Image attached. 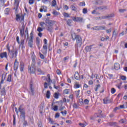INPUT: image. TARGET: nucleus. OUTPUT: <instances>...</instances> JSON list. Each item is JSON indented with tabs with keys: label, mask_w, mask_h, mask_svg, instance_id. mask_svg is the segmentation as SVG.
<instances>
[{
	"label": "nucleus",
	"mask_w": 127,
	"mask_h": 127,
	"mask_svg": "<svg viewBox=\"0 0 127 127\" xmlns=\"http://www.w3.org/2000/svg\"><path fill=\"white\" fill-rule=\"evenodd\" d=\"M73 40H76V44L75 45V48L77 47V45H78L79 47L82 46V37L79 35H75L74 38L72 37Z\"/></svg>",
	"instance_id": "obj_1"
},
{
	"label": "nucleus",
	"mask_w": 127,
	"mask_h": 127,
	"mask_svg": "<svg viewBox=\"0 0 127 127\" xmlns=\"http://www.w3.org/2000/svg\"><path fill=\"white\" fill-rule=\"evenodd\" d=\"M35 64H36V63H32L31 65L28 66V72L30 74H34L36 72Z\"/></svg>",
	"instance_id": "obj_2"
},
{
	"label": "nucleus",
	"mask_w": 127,
	"mask_h": 127,
	"mask_svg": "<svg viewBox=\"0 0 127 127\" xmlns=\"http://www.w3.org/2000/svg\"><path fill=\"white\" fill-rule=\"evenodd\" d=\"M47 77H48V78H46V79L48 83L47 82H45L44 84L45 89H47V88H48V86L50 85V82L51 81V78H50V74H47Z\"/></svg>",
	"instance_id": "obj_3"
},
{
	"label": "nucleus",
	"mask_w": 127,
	"mask_h": 127,
	"mask_svg": "<svg viewBox=\"0 0 127 127\" xmlns=\"http://www.w3.org/2000/svg\"><path fill=\"white\" fill-rule=\"evenodd\" d=\"M28 44L30 47L32 48V45L33 44V33L32 32L30 34V39Z\"/></svg>",
	"instance_id": "obj_4"
},
{
	"label": "nucleus",
	"mask_w": 127,
	"mask_h": 127,
	"mask_svg": "<svg viewBox=\"0 0 127 127\" xmlns=\"http://www.w3.org/2000/svg\"><path fill=\"white\" fill-rule=\"evenodd\" d=\"M71 18L73 21L76 22H83V17H82L72 16Z\"/></svg>",
	"instance_id": "obj_5"
},
{
	"label": "nucleus",
	"mask_w": 127,
	"mask_h": 127,
	"mask_svg": "<svg viewBox=\"0 0 127 127\" xmlns=\"http://www.w3.org/2000/svg\"><path fill=\"white\" fill-rule=\"evenodd\" d=\"M46 26L47 27V30L49 31V32H52L53 30V24H46Z\"/></svg>",
	"instance_id": "obj_6"
},
{
	"label": "nucleus",
	"mask_w": 127,
	"mask_h": 127,
	"mask_svg": "<svg viewBox=\"0 0 127 127\" xmlns=\"http://www.w3.org/2000/svg\"><path fill=\"white\" fill-rule=\"evenodd\" d=\"M14 9L17 10L19 6V0H14Z\"/></svg>",
	"instance_id": "obj_7"
},
{
	"label": "nucleus",
	"mask_w": 127,
	"mask_h": 127,
	"mask_svg": "<svg viewBox=\"0 0 127 127\" xmlns=\"http://www.w3.org/2000/svg\"><path fill=\"white\" fill-rule=\"evenodd\" d=\"M0 58H1V59H3V58H7V53H6V52H5L0 53Z\"/></svg>",
	"instance_id": "obj_8"
},
{
	"label": "nucleus",
	"mask_w": 127,
	"mask_h": 127,
	"mask_svg": "<svg viewBox=\"0 0 127 127\" xmlns=\"http://www.w3.org/2000/svg\"><path fill=\"white\" fill-rule=\"evenodd\" d=\"M18 65L19 63L18 62H17V60H15V62L14 63V70L16 71L17 69H18Z\"/></svg>",
	"instance_id": "obj_9"
},
{
	"label": "nucleus",
	"mask_w": 127,
	"mask_h": 127,
	"mask_svg": "<svg viewBox=\"0 0 127 127\" xmlns=\"http://www.w3.org/2000/svg\"><path fill=\"white\" fill-rule=\"evenodd\" d=\"M11 53L12 55V57H16V56H17V49H15V50H12L11 51Z\"/></svg>",
	"instance_id": "obj_10"
},
{
	"label": "nucleus",
	"mask_w": 127,
	"mask_h": 127,
	"mask_svg": "<svg viewBox=\"0 0 127 127\" xmlns=\"http://www.w3.org/2000/svg\"><path fill=\"white\" fill-rule=\"evenodd\" d=\"M18 111L21 114H25V111L24 110V108H22V105H20L18 108Z\"/></svg>",
	"instance_id": "obj_11"
},
{
	"label": "nucleus",
	"mask_w": 127,
	"mask_h": 127,
	"mask_svg": "<svg viewBox=\"0 0 127 127\" xmlns=\"http://www.w3.org/2000/svg\"><path fill=\"white\" fill-rule=\"evenodd\" d=\"M42 53L43 54H45L46 53H47V45H44L43 46V49L42 50Z\"/></svg>",
	"instance_id": "obj_12"
},
{
	"label": "nucleus",
	"mask_w": 127,
	"mask_h": 127,
	"mask_svg": "<svg viewBox=\"0 0 127 127\" xmlns=\"http://www.w3.org/2000/svg\"><path fill=\"white\" fill-rule=\"evenodd\" d=\"M32 58V63H36L35 61V59L36 58V57L35 56V55L34 54V52H33V53L32 54L31 56Z\"/></svg>",
	"instance_id": "obj_13"
},
{
	"label": "nucleus",
	"mask_w": 127,
	"mask_h": 127,
	"mask_svg": "<svg viewBox=\"0 0 127 127\" xmlns=\"http://www.w3.org/2000/svg\"><path fill=\"white\" fill-rule=\"evenodd\" d=\"M114 68L115 70H120V69L121 68V66L120 65V64L115 63L114 64Z\"/></svg>",
	"instance_id": "obj_14"
},
{
	"label": "nucleus",
	"mask_w": 127,
	"mask_h": 127,
	"mask_svg": "<svg viewBox=\"0 0 127 127\" xmlns=\"http://www.w3.org/2000/svg\"><path fill=\"white\" fill-rule=\"evenodd\" d=\"M37 72H38L39 75H44L45 74V72H44L43 70H42L41 68H38L37 69Z\"/></svg>",
	"instance_id": "obj_15"
},
{
	"label": "nucleus",
	"mask_w": 127,
	"mask_h": 127,
	"mask_svg": "<svg viewBox=\"0 0 127 127\" xmlns=\"http://www.w3.org/2000/svg\"><path fill=\"white\" fill-rule=\"evenodd\" d=\"M74 78L76 80L80 79V75L79 74V72H78L77 71L75 72L74 74Z\"/></svg>",
	"instance_id": "obj_16"
},
{
	"label": "nucleus",
	"mask_w": 127,
	"mask_h": 127,
	"mask_svg": "<svg viewBox=\"0 0 127 127\" xmlns=\"http://www.w3.org/2000/svg\"><path fill=\"white\" fill-rule=\"evenodd\" d=\"M114 15H115L114 14H111L108 16H103V19H107L108 18H110V17H114Z\"/></svg>",
	"instance_id": "obj_17"
},
{
	"label": "nucleus",
	"mask_w": 127,
	"mask_h": 127,
	"mask_svg": "<svg viewBox=\"0 0 127 127\" xmlns=\"http://www.w3.org/2000/svg\"><path fill=\"white\" fill-rule=\"evenodd\" d=\"M70 8L73 11H77V6H75L74 5H71Z\"/></svg>",
	"instance_id": "obj_18"
},
{
	"label": "nucleus",
	"mask_w": 127,
	"mask_h": 127,
	"mask_svg": "<svg viewBox=\"0 0 127 127\" xmlns=\"http://www.w3.org/2000/svg\"><path fill=\"white\" fill-rule=\"evenodd\" d=\"M23 69H24V64H23L22 62H21L20 64V70L21 72L23 71Z\"/></svg>",
	"instance_id": "obj_19"
},
{
	"label": "nucleus",
	"mask_w": 127,
	"mask_h": 127,
	"mask_svg": "<svg viewBox=\"0 0 127 127\" xmlns=\"http://www.w3.org/2000/svg\"><path fill=\"white\" fill-rule=\"evenodd\" d=\"M45 22L48 24H51L52 23H53V22L52 21V20H50L49 18L48 17L46 18Z\"/></svg>",
	"instance_id": "obj_20"
},
{
	"label": "nucleus",
	"mask_w": 127,
	"mask_h": 127,
	"mask_svg": "<svg viewBox=\"0 0 127 127\" xmlns=\"http://www.w3.org/2000/svg\"><path fill=\"white\" fill-rule=\"evenodd\" d=\"M104 104H110L111 103V100L108 99V98H105L103 99Z\"/></svg>",
	"instance_id": "obj_21"
},
{
	"label": "nucleus",
	"mask_w": 127,
	"mask_h": 127,
	"mask_svg": "<svg viewBox=\"0 0 127 127\" xmlns=\"http://www.w3.org/2000/svg\"><path fill=\"white\" fill-rule=\"evenodd\" d=\"M85 50L87 52H90L92 50V46L86 47Z\"/></svg>",
	"instance_id": "obj_22"
},
{
	"label": "nucleus",
	"mask_w": 127,
	"mask_h": 127,
	"mask_svg": "<svg viewBox=\"0 0 127 127\" xmlns=\"http://www.w3.org/2000/svg\"><path fill=\"white\" fill-rule=\"evenodd\" d=\"M108 126H110L111 127H116L117 126V123L116 122H109L108 123Z\"/></svg>",
	"instance_id": "obj_23"
},
{
	"label": "nucleus",
	"mask_w": 127,
	"mask_h": 127,
	"mask_svg": "<svg viewBox=\"0 0 127 127\" xmlns=\"http://www.w3.org/2000/svg\"><path fill=\"white\" fill-rule=\"evenodd\" d=\"M5 76H6V75H5V74L2 75V79L0 82V85H1V84H3V81H4V79H5Z\"/></svg>",
	"instance_id": "obj_24"
},
{
	"label": "nucleus",
	"mask_w": 127,
	"mask_h": 127,
	"mask_svg": "<svg viewBox=\"0 0 127 127\" xmlns=\"http://www.w3.org/2000/svg\"><path fill=\"white\" fill-rule=\"evenodd\" d=\"M51 95V93H50V91L48 90L47 91L46 96V98H47V99H50V96Z\"/></svg>",
	"instance_id": "obj_25"
},
{
	"label": "nucleus",
	"mask_w": 127,
	"mask_h": 127,
	"mask_svg": "<svg viewBox=\"0 0 127 127\" xmlns=\"http://www.w3.org/2000/svg\"><path fill=\"white\" fill-rule=\"evenodd\" d=\"M30 90L32 93V95L33 96L34 95V89L32 87V84L30 85Z\"/></svg>",
	"instance_id": "obj_26"
},
{
	"label": "nucleus",
	"mask_w": 127,
	"mask_h": 127,
	"mask_svg": "<svg viewBox=\"0 0 127 127\" xmlns=\"http://www.w3.org/2000/svg\"><path fill=\"white\" fill-rule=\"evenodd\" d=\"M103 1L102 0H98L95 2V4H100L101 5Z\"/></svg>",
	"instance_id": "obj_27"
},
{
	"label": "nucleus",
	"mask_w": 127,
	"mask_h": 127,
	"mask_svg": "<svg viewBox=\"0 0 127 127\" xmlns=\"http://www.w3.org/2000/svg\"><path fill=\"white\" fill-rule=\"evenodd\" d=\"M20 34L21 37H23V35H24V29L23 28L22 29H20Z\"/></svg>",
	"instance_id": "obj_28"
},
{
	"label": "nucleus",
	"mask_w": 127,
	"mask_h": 127,
	"mask_svg": "<svg viewBox=\"0 0 127 127\" xmlns=\"http://www.w3.org/2000/svg\"><path fill=\"white\" fill-rule=\"evenodd\" d=\"M57 5V2L56 1V0H53L52 2V6H56Z\"/></svg>",
	"instance_id": "obj_29"
},
{
	"label": "nucleus",
	"mask_w": 127,
	"mask_h": 127,
	"mask_svg": "<svg viewBox=\"0 0 127 127\" xmlns=\"http://www.w3.org/2000/svg\"><path fill=\"white\" fill-rule=\"evenodd\" d=\"M6 81L9 82H11V74H9L8 75Z\"/></svg>",
	"instance_id": "obj_30"
},
{
	"label": "nucleus",
	"mask_w": 127,
	"mask_h": 127,
	"mask_svg": "<svg viewBox=\"0 0 127 127\" xmlns=\"http://www.w3.org/2000/svg\"><path fill=\"white\" fill-rule=\"evenodd\" d=\"M99 30H106V26L104 25L99 26Z\"/></svg>",
	"instance_id": "obj_31"
},
{
	"label": "nucleus",
	"mask_w": 127,
	"mask_h": 127,
	"mask_svg": "<svg viewBox=\"0 0 127 127\" xmlns=\"http://www.w3.org/2000/svg\"><path fill=\"white\" fill-rule=\"evenodd\" d=\"M82 13H83V14H86L88 13V8H84L82 9Z\"/></svg>",
	"instance_id": "obj_32"
},
{
	"label": "nucleus",
	"mask_w": 127,
	"mask_h": 127,
	"mask_svg": "<svg viewBox=\"0 0 127 127\" xmlns=\"http://www.w3.org/2000/svg\"><path fill=\"white\" fill-rule=\"evenodd\" d=\"M20 118L22 120L25 121V113H23L20 115Z\"/></svg>",
	"instance_id": "obj_33"
},
{
	"label": "nucleus",
	"mask_w": 127,
	"mask_h": 127,
	"mask_svg": "<svg viewBox=\"0 0 127 127\" xmlns=\"http://www.w3.org/2000/svg\"><path fill=\"white\" fill-rule=\"evenodd\" d=\"M9 10H10V9L9 8H5L4 10L5 14H8V13H9Z\"/></svg>",
	"instance_id": "obj_34"
},
{
	"label": "nucleus",
	"mask_w": 127,
	"mask_h": 127,
	"mask_svg": "<svg viewBox=\"0 0 127 127\" xmlns=\"http://www.w3.org/2000/svg\"><path fill=\"white\" fill-rule=\"evenodd\" d=\"M21 16L19 15V14H16V21H19L20 20Z\"/></svg>",
	"instance_id": "obj_35"
},
{
	"label": "nucleus",
	"mask_w": 127,
	"mask_h": 127,
	"mask_svg": "<svg viewBox=\"0 0 127 127\" xmlns=\"http://www.w3.org/2000/svg\"><path fill=\"white\" fill-rule=\"evenodd\" d=\"M72 23V20L71 19H68L66 21V23L69 26H71V23Z\"/></svg>",
	"instance_id": "obj_36"
},
{
	"label": "nucleus",
	"mask_w": 127,
	"mask_h": 127,
	"mask_svg": "<svg viewBox=\"0 0 127 127\" xmlns=\"http://www.w3.org/2000/svg\"><path fill=\"white\" fill-rule=\"evenodd\" d=\"M99 88H101V85L100 84L96 85L95 88V92H97L98 90H99Z\"/></svg>",
	"instance_id": "obj_37"
},
{
	"label": "nucleus",
	"mask_w": 127,
	"mask_h": 127,
	"mask_svg": "<svg viewBox=\"0 0 127 127\" xmlns=\"http://www.w3.org/2000/svg\"><path fill=\"white\" fill-rule=\"evenodd\" d=\"M115 37V38H117V36H118V33L116 32V31H113V33L112 35V37Z\"/></svg>",
	"instance_id": "obj_38"
},
{
	"label": "nucleus",
	"mask_w": 127,
	"mask_h": 127,
	"mask_svg": "<svg viewBox=\"0 0 127 127\" xmlns=\"http://www.w3.org/2000/svg\"><path fill=\"white\" fill-rule=\"evenodd\" d=\"M123 84L122 82H120L117 84H116V87H117V88H118V89H121L122 88V84Z\"/></svg>",
	"instance_id": "obj_39"
},
{
	"label": "nucleus",
	"mask_w": 127,
	"mask_h": 127,
	"mask_svg": "<svg viewBox=\"0 0 127 127\" xmlns=\"http://www.w3.org/2000/svg\"><path fill=\"white\" fill-rule=\"evenodd\" d=\"M69 91H70V89H65L64 90V94L65 95H68L69 94Z\"/></svg>",
	"instance_id": "obj_40"
},
{
	"label": "nucleus",
	"mask_w": 127,
	"mask_h": 127,
	"mask_svg": "<svg viewBox=\"0 0 127 127\" xmlns=\"http://www.w3.org/2000/svg\"><path fill=\"white\" fill-rule=\"evenodd\" d=\"M52 110H53L55 112H57V111H58V106L56 105L54 106V108L52 109Z\"/></svg>",
	"instance_id": "obj_41"
},
{
	"label": "nucleus",
	"mask_w": 127,
	"mask_h": 127,
	"mask_svg": "<svg viewBox=\"0 0 127 127\" xmlns=\"http://www.w3.org/2000/svg\"><path fill=\"white\" fill-rule=\"evenodd\" d=\"M4 5V0H0V6Z\"/></svg>",
	"instance_id": "obj_42"
},
{
	"label": "nucleus",
	"mask_w": 127,
	"mask_h": 127,
	"mask_svg": "<svg viewBox=\"0 0 127 127\" xmlns=\"http://www.w3.org/2000/svg\"><path fill=\"white\" fill-rule=\"evenodd\" d=\"M41 7L43 8L44 12H47V7L45 6H42Z\"/></svg>",
	"instance_id": "obj_43"
},
{
	"label": "nucleus",
	"mask_w": 127,
	"mask_h": 127,
	"mask_svg": "<svg viewBox=\"0 0 127 127\" xmlns=\"http://www.w3.org/2000/svg\"><path fill=\"white\" fill-rule=\"evenodd\" d=\"M20 46H22V48H23V45L24 44V40H21V42H19Z\"/></svg>",
	"instance_id": "obj_44"
},
{
	"label": "nucleus",
	"mask_w": 127,
	"mask_h": 127,
	"mask_svg": "<svg viewBox=\"0 0 127 127\" xmlns=\"http://www.w3.org/2000/svg\"><path fill=\"white\" fill-rule=\"evenodd\" d=\"M54 97L55 99H59V94L58 93H55L54 94Z\"/></svg>",
	"instance_id": "obj_45"
},
{
	"label": "nucleus",
	"mask_w": 127,
	"mask_h": 127,
	"mask_svg": "<svg viewBox=\"0 0 127 127\" xmlns=\"http://www.w3.org/2000/svg\"><path fill=\"white\" fill-rule=\"evenodd\" d=\"M90 101H89V100L88 99H85L83 101V104H84L85 105H89V102Z\"/></svg>",
	"instance_id": "obj_46"
},
{
	"label": "nucleus",
	"mask_w": 127,
	"mask_h": 127,
	"mask_svg": "<svg viewBox=\"0 0 127 127\" xmlns=\"http://www.w3.org/2000/svg\"><path fill=\"white\" fill-rule=\"evenodd\" d=\"M93 30H99V26H94L91 28Z\"/></svg>",
	"instance_id": "obj_47"
},
{
	"label": "nucleus",
	"mask_w": 127,
	"mask_h": 127,
	"mask_svg": "<svg viewBox=\"0 0 127 127\" xmlns=\"http://www.w3.org/2000/svg\"><path fill=\"white\" fill-rule=\"evenodd\" d=\"M53 14H54V15H59V12H58L56 10H54L53 11Z\"/></svg>",
	"instance_id": "obj_48"
},
{
	"label": "nucleus",
	"mask_w": 127,
	"mask_h": 127,
	"mask_svg": "<svg viewBox=\"0 0 127 127\" xmlns=\"http://www.w3.org/2000/svg\"><path fill=\"white\" fill-rule=\"evenodd\" d=\"M80 6H85L86 5V4L85 3L84 1H82L79 3Z\"/></svg>",
	"instance_id": "obj_49"
},
{
	"label": "nucleus",
	"mask_w": 127,
	"mask_h": 127,
	"mask_svg": "<svg viewBox=\"0 0 127 127\" xmlns=\"http://www.w3.org/2000/svg\"><path fill=\"white\" fill-rule=\"evenodd\" d=\"M125 11H127V9H120L119 12L123 13V12H125Z\"/></svg>",
	"instance_id": "obj_50"
},
{
	"label": "nucleus",
	"mask_w": 127,
	"mask_h": 127,
	"mask_svg": "<svg viewBox=\"0 0 127 127\" xmlns=\"http://www.w3.org/2000/svg\"><path fill=\"white\" fill-rule=\"evenodd\" d=\"M61 113L63 116H66V115H67V111L66 110H64V112L62 111Z\"/></svg>",
	"instance_id": "obj_51"
},
{
	"label": "nucleus",
	"mask_w": 127,
	"mask_h": 127,
	"mask_svg": "<svg viewBox=\"0 0 127 127\" xmlns=\"http://www.w3.org/2000/svg\"><path fill=\"white\" fill-rule=\"evenodd\" d=\"M13 126H15V115H13Z\"/></svg>",
	"instance_id": "obj_52"
},
{
	"label": "nucleus",
	"mask_w": 127,
	"mask_h": 127,
	"mask_svg": "<svg viewBox=\"0 0 127 127\" xmlns=\"http://www.w3.org/2000/svg\"><path fill=\"white\" fill-rule=\"evenodd\" d=\"M29 37L28 31H27V36L25 35V39H26V41H27Z\"/></svg>",
	"instance_id": "obj_53"
},
{
	"label": "nucleus",
	"mask_w": 127,
	"mask_h": 127,
	"mask_svg": "<svg viewBox=\"0 0 127 127\" xmlns=\"http://www.w3.org/2000/svg\"><path fill=\"white\" fill-rule=\"evenodd\" d=\"M37 31H38L39 32H41L43 31V29L41 27H38L37 28Z\"/></svg>",
	"instance_id": "obj_54"
},
{
	"label": "nucleus",
	"mask_w": 127,
	"mask_h": 127,
	"mask_svg": "<svg viewBox=\"0 0 127 127\" xmlns=\"http://www.w3.org/2000/svg\"><path fill=\"white\" fill-rule=\"evenodd\" d=\"M64 16L65 17H70V16L69 15V14H68V13H66V12H64Z\"/></svg>",
	"instance_id": "obj_55"
},
{
	"label": "nucleus",
	"mask_w": 127,
	"mask_h": 127,
	"mask_svg": "<svg viewBox=\"0 0 127 127\" xmlns=\"http://www.w3.org/2000/svg\"><path fill=\"white\" fill-rule=\"evenodd\" d=\"M80 87H81V85H80V84H76L75 85H74V88L75 89H78V88H80Z\"/></svg>",
	"instance_id": "obj_56"
},
{
	"label": "nucleus",
	"mask_w": 127,
	"mask_h": 127,
	"mask_svg": "<svg viewBox=\"0 0 127 127\" xmlns=\"http://www.w3.org/2000/svg\"><path fill=\"white\" fill-rule=\"evenodd\" d=\"M121 79L123 81H126V80H127V77L126 76L122 75L121 76Z\"/></svg>",
	"instance_id": "obj_57"
},
{
	"label": "nucleus",
	"mask_w": 127,
	"mask_h": 127,
	"mask_svg": "<svg viewBox=\"0 0 127 127\" xmlns=\"http://www.w3.org/2000/svg\"><path fill=\"white\" fill-rule=\"evenodd\" d=\"M40 54V58L41 59L44 60V55H42L41 53H39Z\"/></svg>",
	"instance_id": "obj_58"
},
{
	"label": "nucleus",
	"mask_w": 127,
	"mask_h": 127,
	"mask_svg": "<svg viewBox=\"0 0 127 127\" xmlns=\"http://www.w3.org/2000/svg\"><path fill=\"white\" fill-rule=\"evenodd\" d=\"M111 93L112 94H115V93H116V89H115L114 88H112L111 89Z\"/></svg>",
	"instance_id": "obj_59"
},
{
	"label": "nucleus",
	"mask_w": 127,
	"mask_h": 127,
	"mask_svg": "<svg viewBox=\"0 0 127 127\" xmlns=\"http://www.w3.org/2000/svg\"><path fill=\"white\" fill-rule=\"evenodd\" d=\"M29 4H33L34 3V0H29Z\"/></svg>",
	"instance_id": "obj_60"
},
{
	"label": "nucleus",
	"mask_w": 127,
	"mask_h": 127,
	"mask_svg": "<svg viewBox=\"0 0 127 127\" xmlns=\"http://www.w3.org/2000/svg\"><path fill=\"white\" fill-rule=\"evenodd\" d=\"M79 126L81 127H85L86 126H87L86 124H83V123H80L79 124Z\"/></svg>",
	"instance_id": "obj_61"
},
{
	"label": "nucleus",
	"mask_w": 127,
	"mask_h": 127,
	"mask_svg": "<svg viewBox=\"0 0 127 127\" xmlns=\"http://www.w3.org/2000/svg\"><path fill=\"white\" fill-rule=\"evenodd\" d=\"M72 106L74 109H78V105L76 103H74Z\"/></svg>",
	"instance_id": "obj_62"
},
{
	"label": "nucleus",
	"mask_w": 127,
	"mask_h": 127,
	"mask_svg": "<svg viewBox=\"0 0 127 127\" xmlns=\"http://www.w3.org/2000/svg\"><path fill=\"white\" fill-rule=\"evenodd\" d=\"M4 87L2 88V90L1 91V93L2 95H4L5 94V90Z\"/></svg>",
	"instance_id": "obj_63"
},
{
	"label": "nucleus",
	"mask_w": 127,
	"mask_h": 127,
	"mask_svg": "<svg viewBox=\"0 0 127 127\" xmlns=\"http://www.w3.org/2000/svg\"><path fill=\"white\" fill-rule=\"evenodd\" d=\"M113 75L112 74H108V77L109 79H112V78H113Z\"/></svg>",
	"instance_id": "obj_64"
}]
</instances>
